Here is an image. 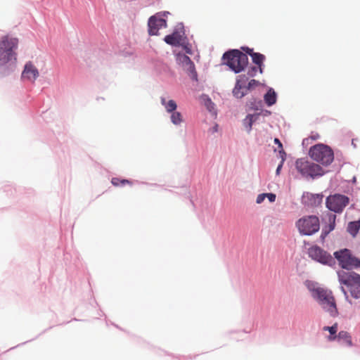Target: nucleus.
Instances as JSON below:
<instances>
[{
    "mask_svg": "<svg viewBox=\"0 0 360 360\" xmlns=\"http://www.w3.org/2000/svg\"><path fill=\"white\" fill-rule=\"evenodd\" d=\"M306 286L310 291L312 297L319 303L323 310L332 316L338 315L335 299L331 290L317 285L312 281H307Z\"/></svg>",
    "mask_w": 360,
    "mask_h": 360,
    "instance_id": "f257e3e1",
    "label": "nucleus"
},
{
    "mask_svg": "<svg viewBox=\"0 0 360 360\" xmlns=\"http://www.w3.org/2000/svg\"><path fill=\"white\" fill-rule=\"evenodd\" d=\"M18 39L8 34L3 36L0 39V67L7 64H14L17 60L15 52L18 46Z\"/></svg>",
    "mask_w": 360,
    "mask_h": 360,
    "instance_id": "f03ea898",
    "label": "nucleus"
},
{
    "mask_svg": "<svg viewBox=\"0 0 360 360\" xmlns=\"http://www.w3.org/2000/svg\"><path fill=\"white\" fill-rule=\"evenodd\" d=\"M224 63L235 73L241 72L248 64V57L246 53L238 49L226 52L222 57Z\"/></svg>",
    "mask_w": 360,
    "mask_h": 360,
    "instance_id": "7ed1b4c3",
    "label": "nucleus"
},
{
    "mask_svg": "<svg viewBox=\"0 0 360 360\" xmlns=\"http://www.w3.org/2000/svg\"><path fill=\"white\" fill-rule=\"evenodd\" d=\"M339 281L349 288L351 295L356 299L360 298V275L354 271H340L338 272Z\"/></svg>",
    "mask_w": 360,
    "mask_h": 360,
    "instance_id": "20e7f679",
    "label": "nucleus"
},
{
    "mask_svg": "<svg viewBox=\"0 0 360 360\" xmlns=\"http://www.w3.org/2000/svg\"><path fill=\"white\" fill-rule=\"evenodd\" d=\"M309 155L313 160L326 166L330 165L334 159L332 149L321 143L311 147Z\"/></svg>",
    "mask_w": 360,
    "mask_h": 360,
    "instance_id": "39448f33",
    "label": "nucleus"
},
{
    "mask_svg": "<svg viewBox=\"0 0 360 360\" xmlns=\"http://www.w3.org/2000/svg\"><path fill=\"white\" fill-rule=\"evenodd\" d=\"M297 170L305 177L310 176L314 178L318 176H322L324 171L321 167L314 162H311L304 158H300L295 162Z\"/></svg>",
    "mask_w": 360,
    "mask_h": 360,
    "instance_id": "423d86ee",
    "label": "nucleus"
},
{
    "mask_svg": "<svg viewBox=\"0 0 360 360\" xmlns=\"http://www.w3.org/2000/svg\"><path fill=\"white\" fill-rule=\"evenodd\" d=\"M296 226L301 234L310 236L319 230V219L313 215L304 217L297 221Z\"/></svg>",
    "mask_w": 360,
    "mask_h": 360,
    "instance_id": "0eeeda50",
    "label": "nucleus"
},
{
    "mask_svg": "<svg viewBox=\"0 0 360 360\" xmlns=\"http://www.w3.org/2000/svg\"><path fill=\"white\" fill-rule=\"evenodd\" d=\"M334 256L342 269L360 268V259L352 256L348 249L336 251L334 252Z\"/></svg>",
    "mask_w": 360,
    "mask_h": 360,
    "instance_id": "6e6552de",
    "label": "nucleus"
},
{
    "mask_svg": "<svg viewBox=\"0 0 360 360\" xmlns=\"http://www.w3.org/2000/svg\"><path fill=\"white\" fill-rule=\"evenodd\" d=\"M309 257L323 265L332 266L335 259L332 255L318 245H313L308 249Z\"/></svg>",
    "mask_w": 360,
    "mask_h": 360,
    "instance_id": "1a4fd4ad",
    "label": "nucleus"
},
{
    "mask_svg": "<svg viewBox=\"0 0 360 360\" xmlns=\"http://www.w3.org/2000/svg\"><path fill=\"white\" fill-rule=\"evenodd\" d=\"M168 14L169 13L167 11L158 13L149 18L148 25L150 35H158L160 29L167 27V21L163 18L167 17Z\"/></svg>",
    "mask_w": 360,
    "mask_h": 360,
    "instance_id": "9d476101",
    "label": "nucleus"
},
{
    "mask_svg": "<svg viewBox=\"0 0 360 360\" xmlns=\"http://www.w3.org/2000/svg\"><path fill=\"white\" fill-rule=\"evenodd\" d=\"M349 202L348 197L341 194H335L327 198L326 206L330 210L340 213L349 204Z\"/></svg>",
    "mask_w": 360,
    "mask_h": 360,
    "instance_id": "9b49d317",
    "label": "nucleus"
},
{
    "mask_svg": "<svg viewBox=\"0 0 360 360\" xmlns=\"http://www.w3.org/2000/svg\"><path fill=\"white\" fill-rule=\"evenodd\" d=\"M176 61L190 77L193 79H197L195 65L188 56L184 53H178L176 55Z\"/></svg>",
    "mask_w": 360,
    "mask_h": 360,
    "instance_id": "f8f14e48",
    "label": "nucleus"
},
{
    "mask_svg": "<svg viewBox=\"0 0 360 360\" xmlns=\"http://www.w3.org/2000/svg\"><path fill=\"white\" fill-rule=\"evenodd\" d=\"M184 32L183 28L180 30H174V32L169 35L165 36L164 41L172 46H179L182 44L184 41Z\"/></svg>",
    "mask_w": 360,
    "mask_h": 360,
    "instance_id": "ddd939ff",
    "label": "nucleus"
},
{
    "mask_svg": "<svg viewBox=\"0 0 360 360\" xmlns=\"http://www.w3.org/2000/svg\"><path fill=\"white\" fill-rule=\"evenodd\" d=\"M38 76L39 71L37 68L31 62L26 63L22 73V77L34 82Z\"/></svg>",
    "mask_w": 360,
    "mask_h": 360,
    "instance_id": "4468645a",
    "label": "nucleus"
},
{
    "mask_svg": "<svg viewBox=\"0 0 360 360\" xmlns=\"http://www.w3.org/2000/svg\"><path fill=\"white\" fill-rule=\"evenodd\" d=\"M248 81V77H246L245 75H240L238 76V78L237 79L236 84L235 86V88L233 90V94L234 96H236L238 98H241L243 97L246 92H245L243 89V85L245 84V82Z\"/></svg>",
    "mask_w": 360,
    "mask_h": 360,
    "instance_id": "2eb2a0df",
    "label": "nucleus"
},
{
    "mask_svg": "<svg viewBox=\"0 0 360 360\" xmlns=\"http://www.w3.org/2000/svg\"><path fill=\"white\" fill-rule=\"evenodd\" d=\"M328 340L333 341L338 340L341 343L345 344L346 345L351 346L352 345V338L349 333L347 331H340L338 335L329 336Z\"/></svg>",
    "mask_w": 360,
    "mask_h": 360,
    "instance_id": "dca6fc26",
    "label": "nucleus"
},
{
    "mask_svg": "<svg viewBox=\"0 0 360 360\" xmlns=\"http://www.w3.org/2000/svg\"><path fill=\"white\" fill-rule=\"evenodd\" d=\"M259 117V114L248 115L243 120V124L246 128L247 131L250 132L252 129V124L257 120Z\"/></svg>",
    "mask_w": 360,
    "mask_h": 360,
    "instance_id": "f3484780",
    "label": "nucleus"
},
{
    "mask_svg": "<svg viewBox=\"0 0 360 360\" xmlns=\"http://www.w3.org/2000/svg\"><path fill=\"white\" fill-rule=\"evenodd\" d=\"M252 62L259 67V72L262 73V65L263 62L265 60V56L259 53H252Z\"/></svg>",
    "mask_w": 360,
    "mask_h": 360,
    "instance_id": "a211bd4d",
    "label": "nucleus"
},
{
    "mask_svg": "<svg viewBox=\"0 0 360 360\" xmlns=\"http://www.w3.org/2000/svg\"><path fill=\"white\" fill-rule=\"evenodd\" d=\"M161 104L165 106L167 112H174L177 108L176 103L174 100L166 101V98L162 97L160 98Z\"/></svg>",
    "mask_w": 360,
    "mask_h": 360,
    "instance_id": "6ab92c4d",
    "label": "nucleus"
},
{
    "mask_svg": "<svg viewBox=\"0 0 360 360\" xmlns=\"http://www.w3.org/2000/svg\"><path fill=\"white\" fill-rule=\"evenodd\" d=\"M264 101L267 105L271 106L276 102V95L273 89H269L264 95Z\"/></svg>",
    "mask_w": 360,
    "mask_h": 360,
    "instance_id": "aec40b11",
    "label": "nucleus"
},
{
    "mask_svg": "<svg viewBox=\"0 0 360 360\" xmlns=\"http://www.w3.org/2000/svg\"><path fill=\"white\" fill-rule=\"evenodd\" d=\"M359 229H360V220L351 221L348 224L347 231L353 236H355L357 234Z\"/></svg>",
    "mask_w": 360,
    "mask_h": 360,
    "instance_id": "412c9836",
    "label": "nucleus"
},
{
    "mask_svg": "<svg viewBox=\"0 0 360 360\" xmlns=\"http://www.w3.org/2000/svg\"><path fill=\"white\" fill-rule=\"evenodd\" d=\"M111 183L115 186H124L126 184L131 185L132 183L127 179H121L119 178H112Z\"/></svg>",
    "mask_w": 360,
    "mask_h": 360,
    "instance_id": "4be33fe9",
    "label": "nucleus"
},
{
    "mask_svg": "<svg viewBox=\"0 0 360 360\" xmlns=\"http://www.w3.org/2000/svg\"><path fill=\"white\" fill-rule=\"evenodd\" d=\"M171 121L174 124H179L182 122V116L181 114L179 112H172L171 115Z\"/></svg>",
    "mask_w": 360,
    "mask_h": 360,
    "instance_id": "5701e85b",
    "label": "nucleus"
},
{
    "mask_svg": "<svg viewBox=\"0 0 360 360\" xmlns=\"http://www.w3.org/2000/svg\"><path fill=\"white\" fill-rule=\"evenodd\" d=\"M323 330L325 331H326V330L328 331L330 334V336H335V335H336L335 334L338 331V323H335L332 326H325V327H323Z\"/></svg>",
    "mask_w": 360,
    "mask_h": 360,
    "instance_id": "b1692460",
    "label": "nucleus"
},
{
    "mask_svg": "<svg viewBox=\"0 0 360 360\" xmlns=\"http://www.w3.org/2000/svg\"><path fill=\"white\" fill-rule=\"evenodd\" d=\"M258 71H259V67L252 66L250 68H249L248 70V79H249V77H255Z\"/></svg>",
    "mask_w": 360,
    "mask_h": 360,
    "instance_id": "393cba45",
    "label": "nucleus"
},
{
    "mask_svg": "<svg viewBox=\"0 0 360 360\" xmlns=\"http://www.w3.org/2000/svg\"><path fill=\"white\" fill-rule=\"evenodd\" d=\"M335 218H336V216L334 215V214H330L329 216V222H330V225H329V229L328 231H326V233H328L331 231H333L335 228Z\"/></svg>",
    "mask_w": 360,
    "mask_h": 360,
    "instance_id": "a878e982",
    "label": "nucleus"
},
{
    "mask_svg": "<svg viewBox=\"0 0 360 360\" xmlns=\"http://www.w3.org/2000/svg\"><path fill=\"white\" fill-rule=\"evenodd\" d=\"M274 143L276 145H278V148H279V153L285 154V152L283 149V145H282L281 142L280 141V140L276 138V139H274Z\"/></svg>",
    "mask_w": 360,
    "mask_h": 360,
    "instance_id": "bb28decb",
    "label": "nucleus"
},
{
    "mask_svg": "<svg viewBox=\"0 0 360 360\" xmlns=\"http://www.w3.org/2000/svg\"><path fill=\"white\" fill-rule=\"evenodd\" d=\"M265 198H266L265 193L258 195L257 197V200H256L257 203H258V204L262 203L264 201V200L265 199Z\"/></svg>",
    "mask_w": 360,
    "mask_h": 360,
    "instance_id": "cd10ccee",
    "label": "nucleus"
},
{
    "mask_svg": "<svg viewBox=\"0 0 360 360\" xmlns=\"http://www.w3.org/2000/svg\"><path fill=\"white\" fill-rule=\"evenodd\" d=\"M266 198L269 199V200L271 202H274L276 200V195L274 193H265Z\"/></svg>",
    "mask_w": 360,
    "mask_h": 360,
    "instance_id": "c85d7f7f",
    "label": "nucleus"
},
{
    "mask_svg": "<svg viewBox=\"0 0 360 360\" xmlns=\"http://www.w3.org/2000/svg\"><path fill=\"white\" fill-rule=\"evenodd\" d=\"M319 138H320V135L317 132H312L309 137V139H311V140H314V141L318 140Z\"/></svg>",
    "mask_w": 360,
    "mask_h": 360,
    "instance_id": "c756f323",
    "label": "nucleus"
},
{
    "mask_svg": "<svg viewBox=\"0 0 360 360\" xmlns=\"http://www.w3.org/2000/svg\"><path fill=\"white\" fill-rule=\"evenodd\" d=\"M242 49L245 51V53L250 56H252V53H255V52L253 51L252 49H250L249 47H242Z\"/></svg>",
    "mask_w": 360,
    "mask_h": 360,
    "instance_id": "7c9ffc66",
    "label": "nucleus"
},
{
    "mask_svg": "<svg viewBox=\"0 0 360 360\" xmlns=\"http://www.w3.org/2000/svg\"><path fill=\"white\" fill-rule=\"evenodd\" d=\"M258 84V82L255 79H251L249 82H248V87L246 88L247 89H250L252 86H253L254 85H256Z\"/></svg>",
    "mask_w": 360,
    "mask_h": 360,
    "instance_id": "2f4dec72",
    "label": "nucleus"
},
{
    "mask_svg": "<svg viewBox=\"0 0 360 360\" xmlns=\"http://www.w3.org/2000/svg\"><path fill=\"white\" fill-rule=\"evenodd\" d=\"M283 159L282 160L281 164L278 166L277 169H276V174H279L280 173V170L282 167V165H283Z\"/></svg>",
    "mask_w": 360,
    "mask_h": 360,
    "instance_id": "473e14b6",
    "label": "nucleus"
},
{
    "mask_svg": "<svg viewBox=\"0 0 360 360\" xmlns=\"http://www.w3.org/2000/svg\"><path fill=\"white\" fill-rule=\"evenodd\" d=\"M184 49H185L186 52L187 53L191 54V49H190V48H188L187 46H184Z\"/></svg>",
    "mask_w": 360,
    "mask_h": 360,
    "instance_id": "72a5a7b5",
    "label": "nucleus"
},
{
    "mask_svg": "<svg viewBox=\"0 0 360 360\" xmlns=\"http://www.w3.org/2000/svg\"><path fill=\"white\" fill-rule=\"evenodd\" d=\"M316 198H318L319 200H321V198H322V196H320L319 195H316Z\"/></svg>",
    "mask_w": 360,
    "mask_h": 360,
    "instance_id": "f704fd0d",
    "label": "nucleus"
},
{
    "mask_svg": "<svg viewBox=\"0 0 360 360\" xmlns=\"http://www.w3.org/2000/svg\"><path fill=\"white\" fill-rule=\"evenodd\" d=\"M342 290L344 292V293L346 294V292H345V289L343 288H342Z\"/></svg>",
    "mask_w": 360,
    "mask_h": 360,
    "instance_id": "c9c22d12",
    "label": "nucleus"
}]
</instances>
